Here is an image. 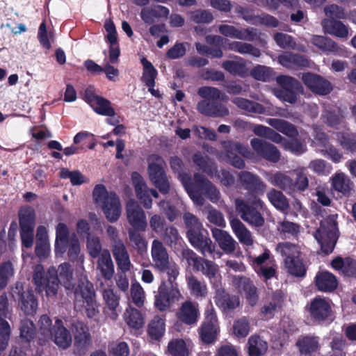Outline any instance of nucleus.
<instances>
[{"instance_id": "42", "label": "nucleus", "mask_w": 356, "mask_h": 356, "mask_svg": "<svg viewBox=\"0 0 356 356\" xmlns=\"http://www.w3.org/2000/svg\"><path fill=\"white\" fill-rule=\"evenodd\" d=\"M230 225L234 233L241 243L248 246L253 244V240L250 231L240 220L233 218L230 220Z\"/></svg>"}, {"instance_id": "9", "label": "nucleus", "mask_w": 356, "mask_h": 356, "mask_svg": "<svg viewBox=\"0 0 356 356\" xmlns=\"http://www.w3.org/2000/svg\"><path fill=\"white\" fill-rule=\"evenodd\" d=\"M70 290L74 293L76 302H83L87 316L89 318L95 316L98 312L93 284L86 277H81L76 284H73Z\"/></svg>"}, {"instance_id": "46", "label": "nucleus", "mask_w": 356, "mask_h": 356, "mask_svg": "<svg viewBox=\"0 0 356 356\" xmlns=\"http://www.w3.org/2000/svg\"><path fill=\"white\" fill-rule=\"evenodd\" d=\"M207 44H210L208 56L211 58H220L223 56L222 47L224 38L217 35H208L205 37Z\"/></svg>"}, {"instance_id": "44", "label": "nucleus", "mask_w": 356, "mask_h": 356, "mask_svg": "<svg viewBox=\"0 0 356 356\" xmlns=\"http://www.w3.org/2000/svg\"><path fill=\"white\" fill-rule=\"evenodd\" d=\"M193 162L203 172L210 177H213L217 172V166L209 156H204L201 153L197 152L192 156Z\"/></svg>"}, {"instance_id": "43", "label": "nucleus", "mask_w": 356, "mask_h": 356, "mask_svg": "<svg viewBox=\"0 0 356 356\" xmlns=\"http://www.w3.org/2000/svg\"><path fill=\"white\" fill-rule=\"evenodd\" d=\"M353 185L348 176L343 172L336 173L332 177V188L345 196H349Z\"/></svg>"}, {"instance_id": "53", "label": "nucleus", "mask_w": 356, "mask_h": 356, "mask_svg": "<svg viewBox=\"0 0 356 356\" xmlns=\"http://www.w3.org/2000/svg\"><path fill=\"white\" fill-rule=\"evenodd\" d=\"M267 197L270 202L278 210L286 211L289 209L288 200L281 191L272 188L268 192Z\"/></svg>"}, {"instance_id": "21", "label": "nucleus", "mask_w": 356, "mask_h": 356, "mask_svg": "<svg viewBox=\"0 0 356 356\" xmlns=\"http://www.w3.org/2000/svg\"><path fill=\"white\" fill-rule=\"evenodd\" d=\"M218 31L222 35L241 40L253 42L259 35V31L254 27L238 29L232 25L221 24Z\"/></svg>"}, {"instance_id": "50", "label": "nucleus", "mask_w": 356, "mask_h": 356, "mask_svg": "<svg viewBox=\"0 0 356 356\" xmlns=\"http://www.w3.org/2000/svg\"><path fill=\"white\" fill-rule=\"evenodd\" d=\"M232 102L238 108L249 113L263 114L266 111V108L262 104L243 97H235Z\"/></svg>"}, {"instance_id": "54", "label": "nucleus", "mask_w": 356, "mask_h": 356, "mask_svg": "<svg viewBox=\"0 0 356 356\" xmlns=\"http://www.w3.org/2000/svg\"><path fill=\"white\" fill-rule=\"evenodd\" d=\"M228 49L241 54H250L254 57H259L261 56V51L258 48L246 42H231L228 44Z\"/></svg>"}, {"instance_id": "28", "label": "nucleus", "mask_w": 356, "mask_h": 356, "mask_svg": "<svg viewBox=\"0 0 356 356\" xmlns=\"http://www.w3.org/2000/svg\"><path fill=\"white\" fill-rule=\"evenodd\" d=\"M131 179L137 198L145 209H150L152 205V200L149 194V188L143 177L138 172H133Z\"/></svg>"}, {"instance_id": "62", "label": "nucleus", "mask_w": 356, "mask_h": 356, "mask_svg": "<svg viewBox=\"0 0 356 356\" xmlns=\"http://www.w3.org/2000/svg\"><path fill=\"white\" fill-rule=\"evenodd\" d=\"M331 350L327 353V356H346L344 350L346 347V340L343 336H335L332 338L330 344Z\"/></svg>"}, {"instance_id": "31", "label": "nucleus", "mask_w": 356, "mask_h": 356, "mask_svg": "<svg viewBox=\"0 0 356 356\" xmlns=\"http://www.w3.org/2000/svg\"><path fill=\"white\" fill-rule=\"evenodd\" d=\"M36 336V328L33 322L28 318L21 320L18 343L24 348H31V343Z\"/></svg>"}, {"instance_id": "48", "label": "nucleus", "mask_w": 356, "mask_h": 356, "mask_svg": "<svg viewBox=\"0 0 356 356\" xmlns=\"http://www.w3.org/2000/svg\"><path fill=\"white\" fill-rule=\"evenodd\" d=\"M127 232L129 238L132 243L133 248L136 250L137 253L143 255L147 252V241L141 234V230H134V229H128Z\"/></svg>"}, {"instance_id": "13", "label": "nucleus", "mask_w": 356, "mask_h": 356, "mask_svg": "<svg viewBox=\"0 0 356 356\" xmlns=\"http://www.w3.org/2000/svg\"><path fill=\"white\" fill-rule=\"evenodd\" d=\"M10 294L25 315H34L36 313L38 302L32 289H24L22 283L17 282L11 289Z\"/></svg>"}, {"instance_id": "22", "label": "nucleus", "mask_w": 356, "mask_h": 356, "mask_svg": "<svg viewBox=\"0 0 356 356\" xmlns=\"http://www.w3.org/2000/svg\"><path fill=\"white\" fill-rule=\"evenodd\" d=\"M102 297L104 302V314L106 317L115 321L122 312L120 295L113 289L108 287L103 289Z\"/></svg>"}, {"instance_id": "15", "label": "nucleus", "mask_w": 356, "mask_h": 356, "mask_svg": "<svg viewBox=\"0 0 356 356\" xmlns=\"http://www.w3.org/2000/svg\"><path fill=\"white\" fill-rule=\"evenodd\" d=\"M204 315V321L200 328V334L202 341L204 343L210 344L217 339L218 321L216 311L212 305L206 309Z\"/></svg>"}, {"instance_id": "36", "label": "nucleus", "mask_w": 356, "mask_h": 356, "mask_svg": "<svg viewBox=\"0 0 356 356\" xmlns=\"http://www.w3.org/2000/svg\"><path fill=\"white\" fill-rule=\"evenodd\" d=\"M187 286L190 293L196 298H205L207 295V286L203 280L198 279L191 273L186 276Z\"/></svg>"}, {"instance_id": "19", "label": "nucleus", "mask_w": 356, "mask_h": 356, "mask_svg": "<svg viewBox=\"0 0 356 356\" xmlns=\"http://www.w3.org/2000/svg\"><path fill=\"white\" fill-rule=\"evenodd\" d=\"M127 221L131 226L129 229L145 232L147 227L146 215L143 209L134 200H130L126 205Z\"/></svg>"}, {"instance_id": "63", "label": "nucleus", "mask_w": 356, "mask_h": 356, "mask_svg": "<svg viewBox=\"0 0 356 356\" xmlns=\"http://www.w3.org/2000/svg\"><path fill=\"white\" fill-rule=\"evenodd\" d=\"M86 248L90 256L92 258L99 257L101 255L102 245L100 238L97 236L92 235L86 238Z\"/></svg>"}, {"instance_id": "8", "label": "nucleus", "mask_w": 356, "mask_h": 356, "mask_svg": "<svg viewBox=\"0 0 356 356\" xmlns=\"http://www.w3.org/2000/svg\"><path fill=\"white\" fill-rule=\"evenodd\" d=\"M92 197L95 203L101 205L106 218L110 222H115L119 219L121 204L115 193H108L104 185L97 184L93 189Z\"/></svg>"}, {"instance_id": "51", "label": "nucleus", "mask_w": 356, "mask_h": 356, "mask_svg": "<svg viewBox=\"0 0 356 356\" xmlns=\"http://www.w3.org/2000/svg\"><path fill=\"white\" fill-rule=\"evenodd\" d=\"M140 63L143 67L141 81L146 86H151L154 83H156L155 80L157 77L158 72L152 63L145 57L143 56L140 58Z\"/></svg>"}, {"instance_id": "12", "label": "nucleus", "mask_w": 356, "mask_h": 356, "mask_svg": "<svg viewBox=\"0 0 356 356\" xmlns=\"http://www.w3.org/2000/svg\"><path fill=\"white\" fill-rule=\"evenodd\" d=\"M149 160H152L148 165L147 172L149 179L154 186L163 195L170 193V185L167 175L162 167L163 158L159 154H153L149 156Z\"/></svg>"}, {"instance_id": "39", "label": "nucleus", "mask_w": 356, "mask_h": 356, "mask_svg": "<svg viewBox=\"0 0 356 356\" xmlns=\"http://www.w3.org/2000/svg\"><path fill=\"white\" fill-rule=\"evenodd\" d=\"M296 346L300 355H310L318 349V338L309 335L300 336L296 342Z\"/></svg>"}, {"instance_id": "26", "label": "nucleus", "mask_w": 356, "mask_h": 356, "mask_svg": "<svg viewBox=\"0 0 356 356\" xmlns=\"http://www.w3.org/2000/svg\"><path fill=\"white\" fill-rule=\"evenodd\" d=\"M104 29L107 32L106 42L109 43V61L111 63H116L120 55V49L115 24L111 19L106 20L104 24Z\"/></svg>"}, {"instance_id": "7", "label": "nucleus", "mask_w": 356, "mask_h": 356, "mask_svg": "<svg viewBox=\"0 0 356 356\" xmlns=\"http://www.w3.org/2000/svg\"><path fill=\"white\" fill-rule=\"evenodd\" d=\"M332 301L328 298L317 296L312 299L305 306L310 321L320 325L332 323L335 318V312Z\"/></svg>"}, {"instance_id": "64", "label": "nucleus", "mask_w": 356, "mask_h": 356, "mask_svg": "<svg viewBox=\"0 0 356 356\" xmlns=\"http://www.w3.org/2000/svg\"><path fill=\"white\" fill-rule=\"evenodd\" d=\"M250 75L256 80L267 81L271 78L272 70L268 67L258 65L251 70Z\"/></svg>"}, {"instance_id": "11", "label": "nucleus", "mask_w": 356, "mask_h": 356, "mask_svg": "<svg viewBox=\"0 0 356 356\" xmlns=\"http://www.w3.org/2000/svg\"><path fill=\"white\" fill-rule=\"evenodd\" d=\"M276 81L279 85V88L275 90L276 97L289 104H295L298 95L303 92L302 83L296 79L286 75L277 76Z\"/></svg>"}, {"instance_id": "37", "label": "nucleus", "mask_w": 356, "mask_h": 356, "mask_svg": "<svg viewBox=\"0 0 356 356\" xmlns=\"http://www.w3.org/2000/svg\"><path fill=\"white\" fill-rule=\"evenodd\" d=\"M56 229L55 252L63 254L66 251L69 243V229L65 223L59 222Z\"/></svg>"}, {"instance_id": "47", "label": "nucleus", "mask_w": 356, "mask_h": 356, "mask_svg": "<svg viewBox=\"0 0 356 356\" xmlns=\"http://www.w3.org/2000/svg\"><path fill=\"white\" fill-rule=\"evenodd\" d=\"M19 228H35V212L31 206L21 207L19 213Z\"/></svg>"}, {"instance_id": "27", "label": "nucleus", "mask_w": 356, "mask_h": 356, "mask_svg": "<svg viewBox=\"0 0 356 356\" xmlns=\"http://www.w3.org/2000/svg\"><path fill=\"white\" fill-rule=\"evenodd\" d=\"M51 333L52 337L49 339L52 340L59 348L65 350L71 346V334L64 326L61 319L57 318L55 320Z\"/></svg>"}, {"instance_id": "2", "label": "nucleus", "mask_w": 356, "mask_h": 356, "mask_svg": "<svg viewBox=\"0 0 356 356\" xmlns=\"http://www.w3.org/2000/svg\"><path fill=\"white\" fill-rule=\"evenodd\" d=\"M73 269L68 263L61 264L58 270L54 267L47 271L42 264H37L33 269V283L38 293L45 292L48 298L56 296L59 284H61L67 290L73 286Z\"/></svg>"}, {"instance_id": "57", "label": "nucleus", "mask_w": 356, "mask_h": 356, "mask_svg": "<svg viewBox=\"0 0 356 356\" xmlns=\"http://www.w3.org/2000/svg\"><path fill=\"white\" fill-rule=\"evenodd\" d=\"M168 352L172 356H189L186 343L182 339H172L168 344Z\"/></svg>"}, {"instance_id": "1", "label": "nucleus", "mask_w": 356, "mask_h": 356, "mask_svg": "<svg viewBox=\"0 0 356 356\" xmlns=\"http://www.w3.org/2000/svg\"><path fill=\"white\" fill-rule=\"evenodd\" d=\"M152 257L154 267L161 273H166L168 281H163L154 297V307L160 312L168 309L181 296L178 284L175 282L179 274L178 266L169 260L168 253L162 242L157 239L152 241Z\"/></svg>"}, {"instance_id": "25", "label": "nucleus", "mask_w": 356, "mask_h": 356, "mask_svg": "<svg viewBox=\"0 0 356 356\" xmlns=\"http://www.w3.org/2000/svg\"><path fill=\"white\" fill-rule=\"evenodd\" d=\"M331 267L340 275L356 279V260L351 257L337 256L330 262Z\"/></svg>"}, {"instance_id": "24", "label": "nucleus", "mask_w": 356, "mask_h": 356, "mask_svg": "<svg viewBox=\"0 0 356 356\" xmlns=\"http://www.w3.org/2000/svg\"><path fill=\"white\" fill-rule=\"evenodd\" d=\"M197 111L209 117L224 118L229 114L228 108L219 100H202L197 105Z\"/></svg>"}, {"instance_id": "40", "label": "nucleus", "mask_w": 356, "mask_h": 356, "mask_svg": "<svg viewBox=\"0 0 356 356\" xmlns=\"http://www.w3.org/2000/svg\"><path fill=\"white\" fill-rule=\"evenodd\" d=\"M268 181L289 195H292V178L282 172H276L268 176Z\"/></svg>"}, {"instance_id": "32", "label": "nucleus", "mask_w": 356, "mask_h": 356, "mask_svg": "<svg viewBox=\"0 0 356 356\" xmlns=\"http://www.w3.org/2000/svg\"><path fill=\"white\" fill-rule=\"evenodd\" d=\"M199 311L195 305L191 300L181 304L177 317L180 321L186 325H193L197 321Z\"/></svg>"}, {"instance_id": "5", "label": "nucleus", "mask_w": 356, "mask_h": 356, "mask_svg": "<svg viewBox=\"0 0 356 356\" xmlns=\"http://www.w3.org/2000/svg\"><path fill=\"white\" fill-rule=\"evenodd\" d=\"M187 193L193 203L197 206L204 205V197L213 203H217L220 198V193L217 187L198 172L193 175V182L189 186Z\"/></svg>"}, {"instance_id": "34", "label": "nucleus", "mask_w": 356, "mask_h": 356, "mask_svg": "<svg viewBox=\"0 0 356 356\" xmlns=\"http://www.w3.org/2000/svg\"><path fill=\"white\" fill-rule=\"evenodd\" d=\"M278 62L284 67L291 68L293 67H307L309 66V60L303 55L292 52H286L280 55Z\"/></svg>"}, {"instance_id": "35", "label": "nucleus", "mask_w": 356, "mask_h": 356, "mask_svg": "<svg viewBox=\"0 0 356 356\" xmlns=\"http://www.w3.org/2000/svg\"><path fill=\"white\" fill-rule=\"evenodd\" d=\"M97 269L105 280H111L114 275V265L108 250H104L97 261Z\"/></svg>"}, {"instance_id": "29", "label": "nucleus", "mask_w": 356, "mask_h": 356, "mask_svg": "<svg viewBox=\"0 0 356 356\" xmlns=\"http://www.w3.org/2000/svg\"><path fill=\"white\" fill-rule=\"evenodd\" d=\"M315 285L319 291L331 293L337 289L338 280L337 277L329 271H319L315 277Z\"/></svg>"}, {"instance_id": "41", "label": "nucleus", "mask_w": 356, "mask_h": 356, "mask_svg": "<svg viewBox=\"0 0 356 356\" xmlns=\"http://www.w3.org/2000/svg\"><path fill=\"white\" fill-rule=\"evenodd\" d=\"M312 43L322 51L329 54H340L341 49L332 39L322 35H314Z\"/></svg>"}, {"instance_id": "3", "label": "nucleus", "mask_w": 356, "mask_h": 356, "mask_svg": "<svg viewBox=\"0 0 356 356\" xmlns=\"http://www.w3.org/2000/svg\"><path fill=\"white\" fill-rule=\"evenodd\" d=\"M311 209L317 219L323 218L321 220L320 227L314 236L320 245L321 252L328 255L333 252L339 236L338 214L327 215V210L316 203L312 206Z\"/></svg>"}, {"instance_id": "52", "label": "nucleus", "mask_w": 356, "mask_h": 356, "mask_svg": "<svg viewBox=\"0 0 356 356\" xmlns=\"http://www.w3.org/2000/svg\"><path fill=\"white\" fill-rule=\"evenodd\" d=\"M284 267L287 273L293 276L302 277L306 275L307 268L301 256L285 261Z\"/></svg>"}, {"instance_id": "56", "label": "nucleus", "mask_w": 356, "mask_h": 356, "mask_svg": "<svg viewBox=\"0 0 356 356\" xmlns=\"http://www.w3.org/2000/svg\"><path fill=\"white\" fill-rule=\"evenodd\" d=\"M124 316L126 323L129 327L138 330L143 326L144 318L139 310L135 308L127 309Z\"/></svg>"}, {"instance_id": "45", "label": "nucleus", "mask_w": 356, "mask_h": 356, "mask_svg": "<svg viewBox=\"0 0 356 356\" xmlns=\"http://www.w3.org/2000/svg\"><path fill=\"white\" fill-rule=\"evenodd\" d=\"M276 251L283 258L284 262L301 256L300 247L290 242H280L276 246Z\"/></svg>"}, {"instance_id": "17", "label": "nucleus", "mask_w": 356, "mask_h": 356, "mask_svg": "<svg viewBox=\"0 0 356 356\" xmlns=\"http://www.w3.org/2000/svg\"><path fill=\"white\" fill-rule=\"evenodd\" d=\"M238 181L243 188L250 193V197H259L264 194L266 189V185L262 179L249 171L243 170L238 172Z\"/></svg>"}, {"instance_id": "20", "label": "nucleus", "mask_w": 356, "mask_h": 356, "mask_svg": "<svg viewBox=\"0 0 356 356\" xmlns=\"http://www.w3.org/2000/svg\"><path fill=\"white\" fill-rule=\"evenodd\" d=\"M238 292L245 296L248 303L254 306L259 300V293L254 282L248 277L243 275H236L232 280Z\"/></svg>"}, {"instance_id": "23", "label": "nucleus", "mask_w": 356, "mask_h": 356, "mask_svg": "<svg viewBox=\"0 0 356 356\" xmlns=\"http://www.w3.org/2000/svg\"><path fill=\"white\" fill-rule=\"evenodd\" d=\"M301 79L307 88L316 94L325 95L332 90L330 82L318 74L312 72L302 73Z\"/></svg>"}, {"instance_id": "38", "label": "nucleus", "mask_w": 356, "mask_h": 356, "mask_svg": "<svg viewBox=\"0 0 356 356\" xmlns=\"http://www.w3.org/2000/svg\"><path fill=\"white\" fill-rule=\"evenodd\" d=\"M323 28L325 32L338 38H344L348 35V27L341 21L333 19H324Z\"/></svg>"}, {"instance_id": "10", "label": "nucleus", "mask_w": 356, "mask_h": 356, "mask_svg": "<svg viewBox=\"0 0 356 356\" xmlns=\"http://www.w3.org/2000/svg\"><path fill=\"white\" fill-rule=\"evenodd\" d=\"M267 123L279 132L290 138L284 140V147L291 152L300 154L304 152L303 145L301 141L297 138L299 135L296 127L291 122L282 119L269 118Z\"/></svg>"}, {"instance_id": "58", "label": "nucleus", "mask_w": 356, "mask_h": 356, "mask_svg": "<svg viewBox=\"0 0 356 356\" xmlns=\"http://www.w3.org/2000/svg\"><path fill=\"white\" fill-rule=\"evenodd\" d=\"M337 140L346 152L356 154V136L348 133H339Z\"/></svg>"}, {"instance_id": "16", "label": "nucleus", "mask_w": 356, "mask_h": 356, "mask_svg": "<svg viewBox=\"0 0 356 356\" xmlns=\"http://www.w3.org/2000/svg\"><path fill=\"white\" fill-rule=\"evenodd\" d=\"M84 100L90 105L94 111L101 115L113 117L115 115L111 102L95 93L94 87L88 86L84 91Z\"/></svg>"}, {"instance_id": "55", "label": "nucleus", "mask_w": 356, "mask_h": 356, "mask_svg": "<svg viewBox=\"0 0 356 356\" xmlns=\"http://www.w3.org/2000/svg\"><path fill=\"white\" fill-rule=\"evenodd\" d=\"M147 332L151 339L160 340L165 333V320L155 316L148 325Z\"/></svg>"}, {"instance_id": "61", "label": "nucleus", "mask_w": 356, "mask_h": 356, "mask_svg": "<svg viewBox=\"0 0 356 356\" xmlns=\"http://www.w3.org/2000/svg\"><path fill=\"white\" fill-rule=\"evenodd\" d=\"M250 323L248 319L243 316L234 321L233 333L238 338H245L250 332Z\"/></svg>"}, {"instance_id": "4", "label": "nucleus", "mask_w": 356, "mask_h": 356, "mask_svg": "<svg viewBox=\"0 0 356 356\" xmlns=\"http://www.w3.org/2000/svg\"><path fill=\"white\" fill-rule=\"evenodd\" d=\"M183 219L186 237L191 245L203 255L213 253L215 245L200 219L191 213H186Z\"/></svg>"}, {"instance_id": "6", "label": "nucleus", "mask_w": 356, "mask_h": 356, "mask_svg": "<svg viewBox=\"0 0 356 356\" xmlns=\"http://www.w3.org/2000/svg\"><path fill=\"white\" fill-rule=\"evenodd\" d=\"M236 211L241 218L255 227H261L265 223L262 212L266 205L259 197H248L247 201L237 198L235 200Z\"/></svg>"}, {"instance_id": "14", "label": "nucleus", "mask_w": 356, "mask_h": 356, "mask_svg": "<svg viewBox=\"0 0 356 356\" xmlns=\"http://www.w3.org/2000/svg\"><path fill=\"white\" fill-rule=\"evenodd\" d=\"M182 257L195 271L201 272L210 280L216 277L218 268L213 261L197 256L191 249L183 250Z\"/></svg>"}, {"instance_id": "18", "label": "nucleus", "mask_w": 356, "mask_h": 356, "mask_svg": "<svg viewBox=\"0 0 356 356\" xmlns=\"http://www.w3.org/2000/svg\"><path fill=\"white\" fill-rule=\"evenodd\" d=\"M250 145L257 156L270 163H276L280 160L281 154L277 147L272 143L260 138H254Z\"/></svg>"}, {"instance_id": "30", "label": "nucleus", "mask_w": 356, "mask_h": 356, "mask_svg": "<svg viewBox=\"0 0 356 356\" xmlns=\"http://www.w3.org/2000/svg\"><path fill=\"white\" fill-rule=\"evenodd\" d=\"M216 305L225 312H230L240 305V298L238 296L232 295L224 289H218L215 296Z\"/></svg>"}, {"instance_id": "60", "label": "nucleus", "mask_w": 356, "mask_h": 356, "mask_svg": "<svg viewBox=\"0 0 356 356\" xmlns=\"http://www.w3.org/2000/svg\"><path fill=\"white\" fill-rule=\"evenodd\" d=\"M309 186V179L303 170L296 172V179H292V195L297 192H304Z\"/></svg>"}, {"instance_id": "59", "label": "nucleus", "mask_w": 356, "mask_h": 356, "mask_svg": "<svg viewBox=\"0 0 356 356\" xmlns=\"http://www.w3.org/2000/svg\"><path fill=\"white\" fill-rule=\"evenodd\" d=\"M74 350L79 354H84L88 347L91 344V336L90 332H86L84 333H79L74 335Z\"/></svg>"}, {"instance_id": "49", "label": "nucleus", "mask_w": 356, "mask_h": 356, "mask_svg": "<svg viewBox=\"0 0 356 356\" xmlns=\"http://www.w3.org/2000/svg\"><path fill=\"white\" fill-rule=\"evenodd\" d=\"M39 326V344L42 346L46 341H49L52 337L53 330L52 321L49 316L43 314L38 321Z\"/></svg>"}, {"instance_id": "33", "label": "nucleus", "mask_w": 356, "mask_h": 356, "mask_svg": "<svg viewBox=\"0 0 356 356\" xmlns=\"http://www.w3.org/2000/svg\"><path fill=\"white\" fill-rule=\"evenodd\" d=\"M211 232L213 238L225 252L232 253L235 251L236 243L227 232L213 228Z\"/></svg>"}]
</instances>
